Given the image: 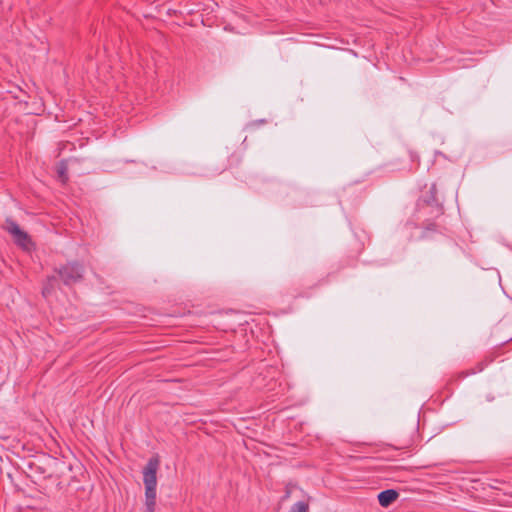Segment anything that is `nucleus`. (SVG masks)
<instances>
[{
  "instance_id": "5",
  "label": "nucleus",
  "mask_w": 512,
  "mask_h": 512,
  "mask_svg": "<svg viewBox=\"0 0 512 512\" xmlns=\"http://www.w3.org/2000/svg\"><path fill=\"white\" fill-rule=\"evenodd\" d=\"M399 496V493L394 489H387L378 494V501L382 507L390 506Z\"/></svg>"
},
{
  "instance_id": "9",
  "label": "nucleus",
  "mask_w": 512,
  "mask_h": 512,
  "mask_svg": "<svg viewBox=\"0 0 512 512\" xmlns=\"http://www.w3.org/2000/svg\"><path fill=\"white\" fill-rule=\"evenodd\" d=\"M51 293V287L49 285H46L44 286L43 290H42V294L43 296H47Z\"/></svg>"
},
{
  "instance_id": "6",
  "label": "nucleus",
  "mask_w": 512,
  "mask_h": 512,
  "mask_svg": "<svg viewBox=\"0 0 512 512\" xmlns=\"http://www.w3.org/2000/svg\"><path fill=\"white\" fill-rule=\"evenodd\" d=\"M424 202L429 205V206H432V207H435L437 212L439 214H442L443 213V208H442V205L441 203L438 201L437 199V188H436V184H432L430 189H429V195L427 197L424 198Z\"/></svg>"
},
{
  "instance_id": "8",
  "label": "nucleus",
  "mask_w": 512,
  "mask_h": 512,
  "mask_svg": "<svg viewBox=\"0 0 512 512\" xmlns=\"http://www.w3.org/2000/svg\"><path fill=\"white\" fill-rule=\"evenodd\" d=\"M58 174H59V177L61 178V180L63 182H65L67 180V177H66V167L65 166L59 167Z\"/></svg>"
},
{
  "instance_id": "3",
  "label": "nucleus",
  "mask_w": 512,
  "mask_h": 512,
  "mask_svg": "<svg viewBox=\"0 0 512 512\" xmlns=\"http://www.w3.org/2000/svg\"><path fill=\"white\" fill-rule=\"evenodd\" d=\"M5 229L12 235L17 245L23 248H27L28 244L30 243V238L28 234L24 232L15 221L7 219L5 223Z\"/></svg>"
},
{
  "instance_id": "11",
  "label": "nucleus",
  "mask_w": 512,
  "mask_h": 512,
  "mask_svg": "<svg viewBox=\"0 0 512 512\" xmlns=\"http://www.w3.org/2000/svg\"><path fill=\"white\" fill-rule=\"evenodd\" d=\"M483 369H484L483 364H482V363H479V364H478L477 371H479V372H480V371H482Z\"/></svg>"
},
{
  "instance_id": "4",
  "label": "nucleus",
  "mask_w": 512,
  "mask_h": 512,
  "mask_svg": "<svg viewBox=\"0 0 512 512\" xmlns=\"http://www.w3.org/2000/svg\"><path fill=\"white\" fill-rule=\"evenodd\" d=\"M5 229L12 235L17 245L23 248H27L28 244L30 243V238L28 234L24 232L15 221L7 219L5 223Z\"/></svg>"
},
{
  "instance_id": "2",
  "label": "nucleus",
  "mask_w": 512,
  "mask_h": 512,
  "mask_svg": "<svg viewBox=\"0 0 512 512\" xmlns=\"http://www.w3.org/2000/svg\"><path fill=\"white\" fill-rule=\"evenodd\" d=\"M57 272L65 285H72L82 280L84 268L77 262H69L61 266Z\"/></svg>"
},
{
  "instance_id": "1",
  "label": "nucleus",
  "mask_w": 512,
  "mask_h": 512,
  "mask_svg": "<svg viewBox=\"0 0 512 512\" xmlns=\"http://www.w3.org/2000/svg\"><path fill=\"white\" fill-rule=\"evenodd\" d=\"M158 457H152L148 460L143 469V482L145 485V505L147 512H154L156 504V486H157V470L159 468Z\"/></svg>"
},
{
  "instance_id": "10",
  "label": "nucleus",
  "mask_w": 512,
  "mask_h": 512,
  "mask_svg": "<svg viewBox=\"0 0 512 512\" xmlns=\"http://www.w3.org/2000/svg\"><path fill=\"white\" fill-rule=\"evenodd\" d=\"M231 159L235 162V164H238L240 162V156L236 154L231 155Z\"/></svg>"
},
{
  "instance_id": "7",
  "label": "nucleus",
  "mask_w": 512,
  "mask_h": 512,
  "mask_svg": "<svg viewBox=\"0 0 512 512\" xmlns=\"http://www.w3.org/2000/svg\"><path fill=\"white\" fill-rule=\"evenodd\" d=\"M289 512H309V504L305 501H298L291 506Z\"/></svg>"
}]
</instances>
